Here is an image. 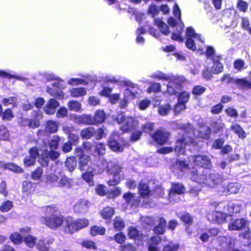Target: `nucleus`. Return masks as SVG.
Returning a JSON list of instances; mask_svg holds the SVG:
<instances>
[{
  "label": "nucleus",
  "mask_w": 251,
  "mask_h": 251,
  "mask_svg": "<svg viewBox=\"0 0 251 251\" xmlns=\"http://www.w3.org/2000/svg\"><path fill=\"white\" fill-rule=\"evenodd\" d=\"M77 161L76 157L74 156L68 157L65 162V166L70 172L74 171L76 167Z\"/></svg>",
  "instance_id": "28"
},
{
  "label": "nucleus",
  "mask_w": 251,
  "mask_h": 251,
  "mask_svg": "<svg viewBox=\"0 0 251 251\" xmlns=\"http://www.w3.org/2000/svg\"><path fill=\"white\" fill-rule=\"evenodd\" d=\"M96 133L95 138L100 140L106 136V128L103 126L97 129Z\"/></svg>",
  "instance_id": "52"
},
{
  "label": "nucleus",
  "mask_w": 251,
  "mask_h": 251,
  "mask_svg": "<svg viewBox=\"0 0 251 251\" xmlns=\"http://www.w3.org/2000/svg\"><path fill=\"white\" fill-rule=\"evenodd\" d=\"M226 114L231 117L236 118L238 116L237 110L233 107H228L225 110Z\"/></svg>",
  "instance_id": "61"
},
{
  "label": "nucleus",
  "mask_w": 251,
  "mask_h": 251,
  "mask_svg": "<svg viewBox=\"0 0 251 251\" xmlns=\"http://www.w3.org/2000/svg\"><path fill=\"white\" fill-rule=\"evenodd\" d=\"M120 251H135L136 249L134 245L130 243H126L121 245L119 247Z\"/></svg>",
  "instance_id": "62"
},
{
  "label": "nucleus",
  "mask_w": 251,
  "mask_h": 251,
  "mask_svg": "<svg viewBox=\"0 0 251 251\" xmlns=\"http://www.w3.org/2000/svg\"><path fill=\"white\" fill-rule=\"evenodd\" d=\"M41 210L46 215L40 218L42 224L53 230L57 229L64 224L65 217L60 213L56 205L43 206Z\"/></svg>",
  "instance_id": "1"
},
{
  "label": "nucleus",
  "mask_w": 251,
  "mask_h": 251,
  "mask_svg": "<svg viewBox=\"0 0 251 251\" xmlns=\"http://www.w3.org/2000/svg\"><path fill=\"white\" fill-rule=\"evenodd\" d=\"M25 121L27 122L28 126L31 128L34 129L40 126V121L37 119H26Z\"/></svg>",
  "instance_id": "63"
},
{
  "label": "nucleus",
  "mask_w": 251,
  "mask_h": 251,
  "mask_svg": "<svg viewBox=\"0 0 251 251\" xmlns=\"http://www.w3.org/2000/svg\"><path fill=\"white\" fill-rule=\"evenodd\" d=\"M141 131L145 133H150L154 130V124L151 122H146L141 126Z\"/></svg>",
  "instance_id": "49"
},
{
  "label": "nucleus",
  "mask_w": 251,
  "mask_h": 251,
  "mask_svg": "<svg viewBox=\"0 0 251 251\" xmlns=\"http://www.w3.org/2000/svg\"><path fill=\"white\" fill-rule=\"evenodd\" d=\"M63 230L66 234H72L88 226L89 221L84 218L75 219L71 216L65 218Z\"/></svg>",
  "instance_id": "2"
},
{
  "label": "nucleus",
  "mask_w": 251,
  "mask_h": 251,
  "mask_svg": "<svg viewBox=\"0 0 251 251\" xmlns=\"http://www.w3.org/2000/svg\"><path fill=\"white\" fill-rule=\"evenodd\" d=\"M94 169L92 168L91 170L85 172L81 175V177L83 180L86 182L89 186H93L94 185Z\"/></svg>",
  "instance_id": "22"
},
{
  "label": "nucleus",
  "mask_w": 251,
  "mask_h": 251,
  "mask_svg": "<svg viewBox=\"0 0 251 251\" xmlns=\"http://www.w3.org/2000/svg\"><path fill=\"white\" fill-rule=\"evenodd\" d=\"M129 238L132 239H138L140 237L139 232L135 226H130L128 231Z\"/></svg>",
  "instance_id": "45"
},
{
  "label": "nucleus",
  "mask_w": 251,
  "mask_h": 251,
  "mask_svg": "<svg viewBox=\"0 0 251 251\" xmlns=\"http://www.w3.org/2000/svg\"><path fill=\"white\" fill-rule=\"evenodd\" d=\"M194 164L199 168L210 170L212 163L209 157L205 154H194L191 156Z\"/></svg>",
  "instance_id": "6"
},
{
  "label": "nucleus",
  "mask_w": 251,
  "mask_h": 251,
  "mask_svg": "<svg viewBox=\"0 0 251 251\" xmlns=\"http://www.w3.org/2000/svg\"><path fill=\"white\" fill-rule=\"evenodd\" d=\"M171 135V133L164 129H157L150 135L153 141L160 146L168 144Z\"/></svg>",
  "instance_id": "5"
},
{
  "label": "nucleus",
  "mask_w": 251,
  "mask_h": 251,
  "mask_svg": "<svg viewBox=\"0 0 251 251\" xmlns=\"http://www.w3.org/2000/svg\"><path fill=\"white\" fill-rule=\"evenodd\" d=\"M167 222L162 217L159 218V223L157 225L153 228L154 233L157 235H162L166 231Z\"/></svg>",
  "instance_id": "17"
},
{
  "label": "nucleus",
  "mask_w": 251,
  "mask_h": 251,
  "mask_svg": "<svg viewBox=\"0 0 251 251\" xmlns=\"http://www.w3.org/2000/svg\"><path fill=\"white\" fill-rule=\"evenodd\" d=\"M68 106L71 111H78L81 108V104L76 100H71L68 102Z\"/></svg>",
  "instance_id": "47"
},
{
  "label": "nucleus",
  "mask_w": 251,
  "mask_h": 251,
  "mask_svg": "<svg viewBox=\"0 0 251 251\" xmlns=\"http://www.w3.org/2000/svg\"><path fill=\"white\" fill-rule=\"evenodd\" d=\"M228 216L227 213L215 210L209 211L206 214L207 219L209 222L216 223L219 225L226 223Z\"/></svg>",
  "instance_id": "7"
},
{
  "label": "nucleus",
  "mask_w": 251,
  "mask_h": 251,
  "mask_svg": "<svg viewBox=\"0 0 251 251\" xmlns=\"http://www.w3.org/2000/svg\"><path fill=\"white\" fill-rule=\"evenodd\" d=\"M213 73L214 74H219L223 72L224 66L219 61H214L212 66Z\"/></svg>",
  "instance_id": "50"
},
{
  "label": "nucleus",
  "mask_w": 251,
  "mask_h": 251,
  "mask_svg": "<svg viewBox=\"0 0 251 251\" xmlns=\"http://www.w3.org/2000/svg\"><path fill=\"white\" fill-rule=\"evenodd\" d=\"M1 120L4 122L11 121L14 117V114L12 109L7 108L2 112V114L0 115Z\"/></svg>",
  "instance_id": "36"
},
{
  "label": "nucleus",
  "mask_w": 251,
  "mask_h": 251,
  "mask_svg": "<svg viewBox=\"0 0 251 251\" xmlns=\"http://www.w3.org/2000/svg\"><path fill=\"white\" fill-rule=\"evenodd\" d=\"M206 91V88L201 85H195L192 91V93L195 96H200Z\"/></svg>",
  "instance_id": "58"
},
{
  "label": "nucleus",
  "mask_w": 251,
  "mask_h": 251,
  "mask_svg": "<svg viewBox=\"0 0 251 251\" xmlns=\"http://www.w3.org/2000/svg\"><path fill=\"white\" fill-rule=\"evenodd\" d=\"M61 142V138L57 135H53L49 141V147L50 150H57Z\"/></svg>",
  "instance_id": "35"
},
{
  "label": "nucleus",
  "mask_w": 251,
  "mask_h": 251,
  "mask_svg": "<svg viewBox=\"0 0 251 251\" xmlns=\"http://www.w3.org/2000/svg\"><path fill=\"white\" fill-rule=\"evenodd\" d=\"M249 3L243 0H237L236 8L239 12L246 13L248 9Z\"/></svg>",
  "instance_id": "43"
},
{
  "label": "nucleus",
  "mask_w": 251,
  "mask_h": 251,
  "mask_svg": "<svg viewBox=\"0 0 251 251\" xmlns=\"http://www.w3.org/2000/svg\"><path fill=\"white\" fill-rule=\"evenodd\" d=\"M81 245L83 247L87 249H91L93 250H96L97 249V247L95 243L91 240H84L81 242Z\"/></svg>",
  "instance_id": "56"
},
{
  "label": "nucleus",
  "mask_w": 251,
  "mask_h": 251,
  "mask_svg": "<svg viewBox=\"0 0 251 251\" xmlns=\"http://www.w3.org/2000/svg\"><path fill=\"white\" fill-rule=\"evenodd\" d=\"M95 152L99 156L103 155L106 152L105 145L103 143L99 142L95 145Z\"/></svg>",
  "instance_id": "42"
},
{
  "label": "nucleus",
  "mask_w": 251,
  "mask_h": 251,
  "mask_svg": "<svg viewBox=\"0 0 251 251\" xmlns=\"http://www.w3.org/2000/svg\"><path fill=\"white\" fill-rule=\"evenodd\" d=\"M182 80L178 77L172 79L167 85V92L171 95L179 93L182 89Z\"/></svg>",
  "instance_id": "8"
},
{
  "label": "nucleus",
  "mask_w": 251,
  "mask_h": 251,
  "mask_svg": "<svg viewBox=\"0 0 251 251\" xmlns=\"http://www.w3.org/2000/svg\"><path fill=\"white\" fill-rule=\"evenodd\" d=\"M214 133L217 134L223 131L225 124L218 121H213L211 124Z\"/></svg>",
  "instance_id": "39"
},
{
  "label": "nucleus",
  "mask_w": 251,
  "mask_h": 251,
  "mask_svg": "<svg viewBox=\"0 0 251 251\" xmlns=\"http://www.w3.org/2000/svg\"><path fill=\"white\" fill-rule=\"evenodd\" d=\"M105 232L106 228L103 226L94 225L90 228L89 233L93 237H95L97 235H104Z\"/></svg>",
  "instance_id": "26"
},
{
  "label": "nucleus",
  "mask_w": 251,
  "mask_h": 251,
  "mask_svg": "<svg viewBox=\"0 0 251 251\" xmlns=\"http://www.w3.org/2000/svg\"><path fill=\"white\" fill-rule=\"evenodd\" d=\"M161 91V85L159 83L153 82L151 83L148 88L147 92L148 93H158Z\"/></svg>",
  "instance_id": "53"
},
{
  "label": "nucleus",
  "mask_w": 251,
  "mask_h": 251,
  "mask_svg": "<svg viewBox=\"0 0 251 251\" xmlns=\"http://www.w3.org/2000/svg\"><path fill=\"white\" fill-rule=\"evenodd\" d=\"M58 125L56 121L48 120L46 122L45 126V131L47 133L53 134L58 131Z\"/></svg>",
  "instance_id": "20"
},
{
  "label": "nucleus",
  "mask_w": 251,
  "mask_h": 251,
  "mask_svg": "<svg viewBox=\"0 0 251 251\" xmlns=\"http://www.w3.org/2000/svg\"><path fill=\"white\" fill-rule=\"evenodd\" d=\"M72 179L66 176H62L59 180V186L61 187L70 188L71 185Z\"/></svg>",
  "instance_id": "51"
},
{
  "label": "nucleus",
  "mask_w": 251,
  "mask_h": 251,
  "mask_svg": "<svg viewBox=\"0 0 251 251\" xmlns=\"http://www.w3.org/2000/svg\"><path fill=\"white\" fill-rule=\"evenodd\" d=\"M206 232H204L201 234L199 239L203 243L208 241L210 237H217L221 233V230L217 227H210L208 228Z\"/></svg>",
  "instance_id": "10"
},
{
  "label": "nucleus",
  "mask_w": 251,
  "mask_h": 251,
  "mask_svg": "<svg viewBox=\"0 0 251 251\" xmlns=\"http://www.w3.org/2000/svg\"><path fill=\"white\" fill-rule=\"evenodd\" d=\"M96 131L94 127L92 126H88L84 128L80 131V136L82 139H89L94 136Z\"/></svg>",
  "instance_id": "21"
},
{
  "label": "nucleus",
  "mask_w": 251,
  "mask_h": 251,
  "mask_svg": "<svg viewBox=\"0 0 251 251\" xmlns=\"http://www.w3.org/2000/svg\"><path fill=\"white\" fill-rule=\"evenodd\" d=\"M179 248L177 244H174L172 242L164 246L162 251H177Z\"/></svg>",
  "instance_id": "60"
},
{
  "label": "nucleus",
  "mask_w": 251,
  "mask_h": 251,
  "mask_svg": "<svg viewBox=\"0 0 251 251\" xmlns=\"http://www.w3.org/2000/svg\"><path fill=\"white\" fill-rule=\"evenodd\" d=\"M100 214L103 219L111 220L115 214V209L113 207L107 206L102 209Z\"/></svg>",
  "instance_id": "23"
},
{
  "label": "nucleus",
  "mask_w": 251,
  "mask_h": 251,
  "mask_svg": "<svg viewBox=\"0 0 251 251\" xmlns=\"http://www.w3.org/2000/svg\"><path fill=\"white\" fill-rule=\"evenodd\" d=\"M59 106V103L56 100L50 99L45 107V112L49 115L53 114Z\"/></svg>",
  "instance_id": "16"
},
{
  "label": "nucleus",
  "mask_w": 251,
  "mask_h": 251,
  "mask_svg": "<svg viewBox=\"0 0 251 251\" xmlns=\"http://www.w3.org/2000/svg\"><path fill=\"white\" fill-rule=\"evenodd\" d=\"M90 202L86 199H80L73 207L75 213H81L86 211L89 207Z\"/></svg>",
  "instance_id": "11"
},
{
  "label": "nucleus",
  "mask_w": 251,
  "mask_h": 251,
  "mask_svg": "<svg viewBox=\"0 0 251 251\" xmlns=\"http://www.w3.org/2000/svg\"><path fill=\"white\" fill-rule=\"evenodd\" d=\"M107 145L109 149L114 152H122L124 150V146L121 145L116 139L112 137L109 138Z\"/></svg>",
  "instance_id": "15"
},
{
  "label": "nucleus",
  "mask_w": 251,
  "mask_h": 251,
  "mask_svg": "<svg viewBox=\"0 0 251 251\" xmlns=\"http://www.w3.org/2000/svg\"><path fill=\"white\" fill-rule=\"evenodd\" d=\"M113 226L115 231H121L125 228V224L120 216H116L113 221Z\"/></svg>",
  "instance_id": "31"
},
{
  "label": "nucleus",
  "mask_w": 251,
  "mask_h": 251,
  "mask_svg": "<svg viewBox=\"0 0 251 251\" xmlns=\"http://www.w3.org/2000/svg\"><path fill=\"white\" fill-rule=\"evenodd\" d=\"M135 121L132 118H128L121 126L123 132H128L135 128Z\"/></svg>",
  "instance_id": "27"
},
{
  "label": "nucleus",
  "mask_w": 251,
  "mask_h": 251,
  "mask_svg": "<svg viewBox=\"0 0 251 251\" xmlns=\"http://www.w3.org/2000/svg\"><path fill=\"white\" fill-rule=\"evenodd\" d=\"M87 91L84 87L74 88L70 90V94L72 97L77 98L86 94Z\"/></svg>",
  "instance_id": "34"
},
{
  "label": "nucleus",
  "mask_w": 251,
  "mask_h": 251,
  "mask_svg": "<svg viewBox=\"0 0 251 251\" xmlns=\"http://www.w3.org/2000/svg\"><path fill=\"white\" fill-rule=\"evenodd\" d=\"M178 217L186 227L190 226L193 224V217L187 212H180Z\"/></svg>",
  "instance_id": "19"
},
{
  "label": "nucleus",
  "mask_w": 251,
  "mask_h": 251,
  "mask_svg": "<svg viewBox=\"0 0 251 251\" xmlns=\"http://www.w3.org/2000/svg\"><path fill=\"white\" fill-rule=\"evenodd\" d=\"M44 170L42 167H37L31 173V178L34 180H40L43 176Z\"/></svg>",
  "instance_id": "37"
},
{
  "label": "nucleus",
  "mask_w": 251,
  "mask_h": 251,
  "mask_svg": "<svg viewBox=\"0 0 251 251\" xmlns=\"http://www.w3.org/2000/svg\"><path fill=\"white\" fill-rule=\"evenodd\" d=\"M106 118V114L102 110H97L93 116L91 115L92 125H99L104 123Z\"/></svg>",
  "instance_id": "12"
},
{
  "label": "nucleus",
  "mask_w": 251,
  "mask_h": 251,
  "mask_svg": "<svg viewBox=\"0 0 251 251\" xmlns=\"http://www.w3.org/2000/svg\"><path fill=\"white\" fill-rule=\"evenodd\" d=\"M121 193V189L119 187H115V189L111 190L107 195V198L109 199H115L116 198L120 195Z\"/></svg>",
  "instance_id": "57"
},
{
  "label": "nucleus",
  "mask_w": 251,
  "mask_h": 251,
  "mask_svg": "<svg viewBox=\"0 0 251 251\" xmlns=\"http://www.w3.org/2000/svg\"><path fill=\"white\" fill-rule=\"evenodd\" d=\"M186 36V38H197L201 40L200 35L196 33L192 26L187 27Z\"/></svg>",
  "instance_id": "48"
},
{
  "label": "nucleus",
  "mask_w": 251,
  "mask_h": 251,
  "mask_svg": "<svg viewBox=\"0 0 251 251\" xmlns=\"http://www.w3.org/2000/svg\"><path fill=\"white\" fill-rule=\"evenodd\" d=\"M75 123L78 124L84 125H92L91 115L83 114L78 115L75 118Z\"/></svg>",
  "instance_id": "24"
},
{
  "label": "nucleus",
  "mask_w": 251,
  "mask_h": 251,
  "mask_svg": "<svg viewBox=\"0 0 251 251\" xmlns=\"http://www.w3.org/2000/svg\"><path fill=\"white\" fill-rule=\"evenodd\" d=\"M154 25L157 26L161 33L165 35L169 34L170 31L169 26L159 18L154 19Z\"/></svg>",
  "instance_id": "25"
},
{
  "label": "nucleus",
  "mask_w": 251,
  "mask_h": 251,
  "mask_svg": "<svg viewBox=\"0 0 251 251\" xmlns=\"http://www.w3.org/2000/svg\"><path fill=\"white\" fill-rule=\"evenodd\" d=\"M78 169L81 171L86 170V167L89 166V162L91 161V158L89 155L83 156L78 159Z\"/></svg>",
  "instance_id": "30"
},
{
  "label": "nucleus",
  "mask_w": 251,
  "mask_h": 251,
  "mask_svg": "<svg viewBox=\"0 0 251 251\" xmlns=\"http://www.w3.org/2000/svg\"><path fill=\"white\" fill-rule=\"evenodd\" d=\"M107 170L112 176L120 175L122 167L118 163H112L107 166Z\"/></svg>",
  "instance_id": "33"
},
{
  "label": "nucleus",
  "mask_w": 251,
  "mask_h": 251,
  "mask_svg": "<svg viewBox=\"0 0 251 251\" xmlns=\"http://www.w3.org/2000/svg\"><path fill=\"white\" fill-rule=\"evenodd\" d=\"M176 163L180 171H183L185 169H189V163L186 160H177Z\"/></svg>",
  "instance_id": "59"
},
{
  "label": "nucleus",
  "mask_w": 251,
  "mask_h": 251,
  "mask_svg": "<svg viewBox=\"0 0 251 251\" xmlns=\"http://www.w3.org/2000/svg\"><path fill=\"white\" fill-rule=\"evenodd\" d=\"M25 244L29 248H33L37 241V238L31 235H28L23 238Z\"/></svg>",
  "instance_id": "38"
},
{
  "label": "nucleus",
  "mask_w": 251,
  "mask_h": 251,
  "mask_svg": "<svg viewBox=\"0 0 251 251\" xmlns=\"http://www.w3.org/2000/svg\"><path fill=\"white\" fill-rule=\"evenodd\" d=\"M9 239L15 245H20L23 241L22 236L17 232L12 233L9 236Z\"/></svg>",
  "instance_id": "41"
},
{
  "label": "nucleus",
  "mask_w": 251,
  "mask_h": 251,
  "mask_svg": "<svg viewBox=\"0 0 251 251\" xmlns=\"http://www.w3.org/2000/svg\"><path fill=\"white\" fill-rule=\"evenodd\" d=\"M114 239L117 243L122 245L126 240V236L123 232H120L114 235Z\"/></svg>",
  "instance_id": "64"
},
{
  "label": "nucleus",
  "mask_w": 251,
  "mask_h": 251,
  "mask_svg": "<svg viewBox=\"0 0 251 251\" xmlns=\"http://www.w3.org/2000/svg\"><path fill=\"white\" fill-rule=\"evenodd\" d=\"M142 131L140 130H135L133 131L130 135L129 141L131 142H135L139 140L142 137Z\"/></svg>",
  "instance_id": "54"
},
{
  "label": "nucleus",
  "mask_w": 251,
  "mask_h": 251,
  "mask_svg": "<svg viewBox=\"0 0 251 251\" xmlns=\"http://www.w3.org/2000/svg\"><path fill=\"white\" fill-rule=\"evenodd\" d=\"M230 129L236 134H237L239 138L241 139H244L247 137V134L246 132L239 124H236L235 125H231L230 126Z\"/></svg>",
  "instance_id": "29"
},
{
  "label": "nucleus",
  "mask_w": 251,
  "mask_h": 251,
  "mask_svg": "<svg viewBox=\"0 0 251 251\" xmlns=\"http://www.w3.org/2000/svg\"><path fill=\"white\" fill-rule=\"evenodd\" d=\"M248 221L245 218H237L230 222L228 225L230 231H239L243 229L247 226Z\"/></svg>",
  "instance_id": "9"
},
{
  "label": "nucleus",
  "mask_w": 251,
  "mask_h": 251,
  "mask_svg": "<svg viewBox=\"0 0 251 251\" xmlns=\"http://www.w3.org/2000/svg\"><path fill=\"white\" fill-rule=\"evenodd\" d=\"M2 167L5 169L10 170L16 173H22L24 172V170L21 167L12 162L3 164Z\"/></svg>",
  "instance_id": "32"
},
{
  "label": "nucleus",
  "mask_w": 251,
  "mask_h": 251,
  "mask_svg": "<svg viewBox=\"0 0 251 251\" xmlns=\"http://www.w3.org/2000/svg\"><path fill=\"white\" fill-rule=\"evenodd\" d=\"M185 188L181 183L173 182L171 184V187L169 191V196L172 197L175 194L181 195L185 193Z\"/></svg>",
  "instance_id": "14"
},
{
  "label": "nucleus",
  "mask_w": 251,
  "mask_h": 251,
  "mask_svg": "<svg viewBox=\"0 0 251 251\" xmlns=\"http://www.w3.org/2000/svg\"><path fill=\"white\" fill-rule=\"evenodd\" d=\"M10 137L9 131L3 125H0V140H8Z\"/></svg>",
  "instance_id": "40"
},
{
  "label": "nucleus",
  "mask_w": 251,
  "mask_h": 251,
  "mask_svg": "<svg viewBox=\"0 0 251 251\" xmlns=\"http://www.w3.org/2000/svg\"><path fill=\"white\" fill-rule=\"evenodd\" d=\"M13 207V203L10 200H6L2 202L0 206V211L1 212H7Z\"/></svg>",
  "instance_id": "44"
},
{
  "label": "nucleus",
  "mask_w": 251,
  "mask_h": 251,
  "mask_svg": "<svg viewBox=\"0 0 251 251\" xmlns=\"http://www.w3.org/2000/svg\"><path fill=\"white\" fill-rule=\"evenodd\" d=\"M174 14L176 16L177 19L178 20V22H180L181 29H183L184 25L181 19V11L179 8V6L177 4H175L174 6Z\"/></svg>",
  "instance_id": "55"
},
{
  "label": "nucleus",
  "mask_w": 251,
  "mask_h": 251,
  "mask_svg": "<svg viewBox=\"0 0 251 251\" xmlns=\"http://www.w3.org/2000/svg\"><path fill=\"white\" fill-rule=\"evenodd\" d=\"M36 189V183L31 181L25 180L22 183V192L26 196L33 194Z\"/></svg>",
  "instance_id": "13"
},
{
  "label": "nucleus",
  "mask_w": 251,
  "mask_h": 251,
  "mask_svg": "<svg viewBox=\"0 0 251 251\" xmlns=\"http://www.w3.org/2000/svg\"><path fill=\"white\" fill-rule=\"evenodd\" d=\"M190 98V94L186 91H182L179 93L178 96V101L183 104L186 105Z\"/></svg>",
  "instance_id": "46"
},
{
  "label": "nucleus",
  "mask_w": 251,
  "mask_h": 251,
  "mask_svg": "<svg viewBox=\"0 0 251 251\" xmlns=\"http://www.w3.org/2000/svg\"><path fill=\"white\" fill-rule=\"evenodd\" d=\"M195 144L197 143L193 137L179 134L178 136L175 137V145L173 148L177 155H183L185 153L187 146Z\"/></svg>",
  "instance_id": "3"
},
{
  "label": "nucleus",
  "mask_w": 251,
  "mask_h": 251,
  "mask_svg": "<svg viewBox=\"0 0 251 251\" xmlns=\"http://www.w3.org/2000/svg\"><path fill=\"white\" fill-rule=\"evenodd\" d=\"M220 80L226 84H235L238 88L241 90H251V80H248L246 77L234 78L229 74H225L221 77Z\"/></svg>",
  "instance_id": "4"
},
{
  "label": "nucleus",
  "mask_w": 251,
  "mask_h": 251,
  "mask_svg": "<svg viewBox=\"0 0 251 251\" xmlns=\"http://www.w3.org/2000/svg\"><path fill=\"white\" fill-rule=\"evenodd\" d=\"M138 193L140 197L147 198L151 195V191L149 186L146 183L140 181L138 184Z\"/></svg>",
  "instance_id": "18"
}]
</instances>
